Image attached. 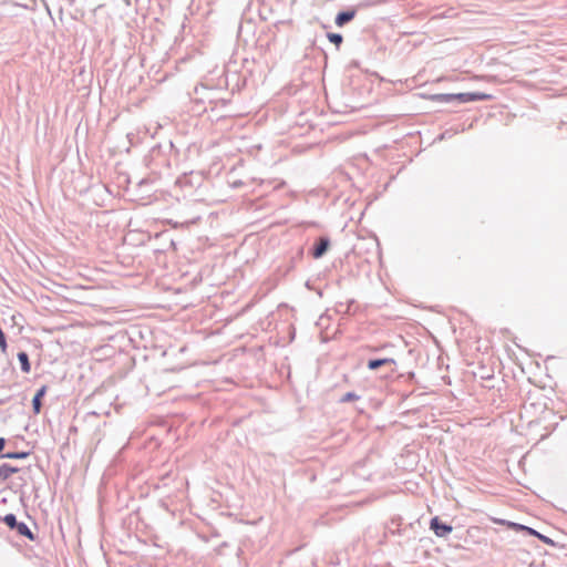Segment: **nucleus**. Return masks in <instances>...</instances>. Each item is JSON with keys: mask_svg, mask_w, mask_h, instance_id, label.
Returning a JSON list of instances; mask_svg holds the SVG:
<instances>
[{"mask_svg": "<svg viewBox=\"0 0 567 567\" xmlns=\"http://www.w3.org/2000/svg\"><path fill=\"white\" fill-rule=\"evenodd\" d=\"M174 148L172 141L164 144H155L144 157L145 165L155 175H161L164 171L171 168V153Z\"/></svg>", "mask_w": 567, "mask_h": 567, "instance_id": "nucleus-1", "label": "nucleus"}, {"mask_svg": "<svg viewBox=\"0 0 567 567\" xmlns=\"http://www.w3.org/2000/svg\"><path fill=\"white\" fill-rule=\"evenodd\" d=\"M0 522L4 523L9 529L14 530L19 536L25 537L31 542L37 539V535L30 527L24 522H19L13 513L0 516Z\"/></svg>", "mask_w": 567, "mask_h": 567, "instance_id": "nucleus-2", "label": "nucleus"}, {"mask_svg": "<svg viewBox=\"0 0 567 567\" xmlns=\"http://www.w3.org/2000/svg\"><path fill=\"white\" fill-rule=\"evenodd\" d=\"M331 246V240L328 236H319L313 245L309 248V255L313 259L322 258Z\"/></svg>", "mask_w": 567, "mask_h": 567, "instance_id": "nucleus-3", "label": "nucleus"}, {"mask_svg": "<svg viewBox=\"0 0 567 567\" xmlns=\"http://www.w3.org/2000/svg\"><path fill=\"white\" fill-rule=\"evenodd\" d=\"M430 529L437 537H446L449 534L452 533L453 527L452 525L443 522L439 516H434L430 520Z\"/></svg>", "mask_w": 567, "mask_h": 567, "instance_id": "nucleus-4", "label": "nucleus"}, {"mask_svg": "<svg viewBox=\"0 0 567 567\" xmlns=\"http://www.w3.org/2000/svg\"><path fill=\"white\" fill-rule=\"evenodd\" d=\"M494 96L483 92H464L456 93V100L458 103H468L474 101H491Z\"/></svg>", "mask_w": 567, "mask_h": 567, "instance_id": "nucleus-5", "label": "nucleus"}, {"mask_svg": "<svg viewBox=\"0 0 567 567\" xmlns=\"http://www.w3.org/2000/svg\"><path fill=\"white\" fill-rule=\"evenodd\" d=\"M412 527V524H409ZM408 526L402 527V517H392L386 525V533L390 535L405 536Z\"/></svg>", "mask_w": 567, "mask_h": 567, "instance_id": "nucleus-6", "label": "nucleus"}, {"mask_svg": "<svg viewBox=\"0 0 567 567\" xmlns=\"http://www.w3.org/2000/svg\"><path fill=\"white\" fill-rule=\"evenodd\" d=\"M357 16L355 9H348L339 11L334 18V23L337 27H344L347 23L351 22Z\"/></svg>", "mask_w": 567, "mask_h": 567, "instance_id": "nucleus-7", "label": "nucleus"}, {"mask_svg": "<svg viewBox=\"0 0 567 567\" xmlns=\"http://www.w3.org/2000/svg\"><path fill=\"white\" fill-rule=\"evenodd\" d=\"M48 392V385L43 384L42 386H40L33 399H32V411L34 414H39L41 412V409H42V399L44 398V395L47 394Z\"/></svg>", "mask_w": 567, "mask_h": 567, "instance_id": "nucleus-8", "label": "nucleus"}, {"mask_svg": "<svg viewBox=\"0 0 567 567\" xmlns=\"http://www.w3.org/2000/svg\"><path fill=\"white\" fill-rule=\"evenodd\" d=\"M388 364L395 365L396 362L392 358H375V359H369L367 362V368L371 371L378 370L379 368Z\"/></svg>", "mask_w": 567, "mask_h": 567, "instance_id": "nucleus-9", "label": "nucleus"}, {"mask_svg": "<svg viewBox=\"0 0 567 567\" xmlns=\"http://www.w3.org/2000/svg\"><path fill=\"white\" fill-rule=\"evenodd\" d=\"M20 471L19 467L13 466L9 463H3L0 465V481L8 480L12 474H16Z\"/></svg>", "mask_w": 567, "mask_h": 567, "instance_id": "nucleus-10", "label": "nucleus"}, {"mask_svg": "<svg viewBox=\"0 0 567 567\" xmlns=\"http://www.w3.org/2000/svg\"><path fill=\"white\" fill-rule=\"evenodd\" d=\"M431 101L437 103H452L456 100V93H439L430 96Z\"/></svg>", "mask_w": 567, "mask_h": 567, "instance_id": "nucleus-11", "label": "nucleus"}, {"mask_svg": "<svg viewBox=\"0 0 567 567\" xmlns=\"http://www.w3.org/2000/svg\"><path fill=\"white\" fill-rule=\"evenodd\" d=\"M17 358L20 363L21 371L23 373H29L31 370L29 354L25 351H20L18 352Z\"/></svg>", "mask_w": 567, "mask_h": 567, "instance_id": "nucleus-12", "label": "nucleus"}, {"mask_svg": "<svg viewBox=\"0 0 567 567\" xmlns=\"http://www.w3.org/2000/svg\"><path fill=\"white\" fill-rule=\"evenodd\" d=\"M526 535L534 536V537L538 538L539 540H542L544 544H547L549 546H553V547L556 546V543L551 538L537 532L536 529H534L532 527H529V529H526Z\"/></svg>", "mask_w": 567, "mask_h": 567, "instance_id": "nucleus-13", "label": "nucleus"}, {"mask_svg": "<svg viewBox=\"0 0 567 567\" xmlns=\"http://www.w3.org/2000/svg\"><path fill=\"white\" fill-rule=\"evenodd\" d=\"M31 454L30 451H16V452H7L3 455H0V458H9V460H24Z\"/></svg>", "mask_w": 567, "mask_h": 567, "instance_id": "nucleus-14", "label": "nucleus"}, {"mask_svg": "<svg viewBox=\"0 0 567 567\" xmlns=\"http://www.w3.org/2000/svg\"><path fill=\"white\" fill-rule=\"evenodd\" d=\"M502 524H506L512 530H515V532H524L526 534V529H529V526H526V525H523V524H519V523H514V522H509V520H499Z\"/></svg>", "mask_w": 567, "mask_h": 567, "instance_id": "nucleus-15", "label": "nucleus"}, {"mask_svg": "<svg viewBox=\"0 0 567 567\" xmlns=\"http://www.w3.org/2000/svg\"><path fill=\"white\" fill-rule=\"evenodd\" d=\"M328 40L333 43L337 48H339L343 42V37L341 33L328 32Z\"/></svg>", "mask_w": 567, "mask_h": 567, "instance_id": "nucleus-16", "label": "nucleus"}, {"mask_svg": "<svg viewBox=\"0 0 567 567\" xmlns=\"http://www.w3.org/2000/svg\"><path fill=\"white\" fill-rule=\"evenodd\" d=\"M359 399H360V395H358L355 392H352V391H351V392H347V393H344V394L340 398L339 402H341V403H348V402H352V401H355V400H359Z\"/></svg>", "mask_w": 567, "mask_h": 567, "instance_id": "nucleus-17", "label": "nucleus"}, {"mask_svg": "<svg viewBox=\"0 0 567 567\" xmlns=\"http://www.w3.org/2000/svg\"><path fill=\"white\" fill-rule=\"evenodd\" d=\"M7 337H6V333L3 332L2 328L0 327V349L1 351L4 353L7 351Z\"/></svg>", "mask_w": 567, "mask_h": 567, "instance_id": "nucleus-18", "label": "nucleus"}, {"mask_svg": "<svg viewBox=\"0 0 567 567\" xmlns=\"http://www.w3.org/2000/svg\"><path fill=\"white\" fill-rule=\"evenodd\" d=\"M233 80H236V83L235 85L239 89V76L234 72V73H229L227 71V74H226V83L229 85L230 84V81Z\"/></svg>", "mask_w": 567, "mask_h": 567, "instance_id": "nucleus-19", "label": "nucleus"}, {"mask_svg": "<svg viewBox=\"0 0 567 567\" xmlns=\"http://www.w3.org/2000/svg\"><path fill=\"white\" fill-rule=\"evenodd\" d=\"M353 303H354V300H353V299H351V300H349L347 303H344V305H346V308H344V311H343V312H344V315L350 313V311H351V307H352V305H353Z\"/></svg>", "mask_w": 567, "mask_h": 567, "instance_id": "nucleus-20", "label": "nucleus"}, {"mask_svg": "<svg viewBox=\"0 0 567 567\" xmlns=\"http://www.w3.org/2000/svg\"><path fill=\"white\" fill-rule=\"evenodd\" d=\"M177 183L181 185V186H186L187 184H189V179L188 177L185 175L181 178H178Z\"/></svg>", "mask_w": 567, "mask_h": 567, "instance_id": "nucleus-21", "label": "nucleus"}, {"mask_svg": "<svg viewBox=\"0 0 567 567\" xmlns=\"http://www.w3.org/2000/svg\"><path fill=\"white\" fill-rule=\"evenodd\" d=\"M153 183V179L151 178H143L140 183H138V186L140 187H144V186H147L148 184Z\"/></svg>", "mask_w": 567, "mask_h": 567, "instance_id": "nucleus-22", "label": "nucleus"}, {"mask_svg": "<svg viewBox=\"0 0 567 567\" xmlns=\"http://www.w3.org/2000/svg\"><path fill=\"white\" fill-rule=\"evenodd\" d=\"M6 439L4 437H0V455H3L4 453H2L4 446H6Z\"/></svg>", "mask_w": 567, "mask_h": 567, "instance_id": "nucleus-23", "label": "nucleus"}, {"mask_svg": "<svg viewBox=\"0 0 567 567\" xmlns=\"http://www.w3.org/2000/svg\"><path fill=\"white\" fill-rule=\"evenodd\" d=\"M344 308H346V305H344V303H342V302H340V303L337 306V311H338L339 313H344V312H343V311H344Z\"/></svg>", "mask_w": 567, "mask_h": 567, "instance_id": "nucleus-24", "label": "nucleus"}, {"mask_svg": "<svg viewBox=\"0 0 567 567\" xmlns=\"http://www.w3.org/2000/svg\"><path fill=\"white\" fill-rule=\"evenodd\" d=\"M368 349H369V351H371V352H377V351H379L381 348H379V347H368Z\"/></svg>", "mask_w": 567, "mask_h": 567, "instance_id": "nucleus-25", "label": "nucleus"}]
</instances>
